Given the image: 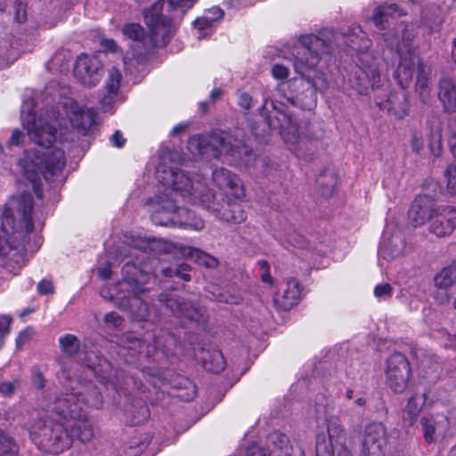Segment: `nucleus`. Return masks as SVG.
I'll return each instance as SVG.
<instances>
[{
    "instance_id": "nucleus-1",
    "label": "nucleus",
    "mask_w": 456,
    "mask_h": 456,
    "mask_svg": "<svg viewBox=\"0 0 456 456\" xmlns=\"http://www.w3.org/2000/svg\"><path fill=\"white\" fill-rule=\"evenodd\" d=\"M65 117L71 127L86 134L94 124V112L80 106L73 99H65L56 109L45 110L37 116L34 102L26 99L21 107L22 126L29 139L40 149L24 151L17 166L24 179L31 183L36 195L42 197V179L56 186L66 180L65 142L62 129L66 126Z\"/></svg>"
},
{
    "instance_id": "nucleus-2",
    "label": "nucleus",
    "mask_w": 456,
    "mask_h": 456,
    "mask_svg": "<svg viewBox=\"0 0 456 456\" xmlns=\"http://www.w3.org/2000/svg\"><path fill=\"white\" fill-rule=\"evenodd\" d=\"M102 404L101 393L91 384L77 387L76 393L62 394L56 398L53 409L62 423L38 419L30 427V437L38 447L51 453L69 448L74 438L82 443L90 442L94 430L86 409L99 408Z\"/></svg>"
},
{
    "instance_id": "nucleus-3",
    "label": "nucleus",
    "mask_w": 456,
    "mask_h": 456,
    "mask_svg": "<svg viewBox=\"0 0 456 456\" xmlns=\"http://www.w3.org/2000/svg\"><path fill=\"white\" fill-rule=\"evenodd\" d=\"M181 154L176 150L161 147L159 150V164L156 176L162 186L172 187L184 201L191 204H200L218 218L225 222L240 224L246 220V213L239 206L225 208L224 203L216 200L214 192L206 185L199 175H189L177 167Z\"/></svg>"
},
{
    "instance_id": "nucleus-4",
    "label": "nucleus",
    "mask_w": 456,
    "mask_h": 456,
    "mask_svg": "<svg viewBox=\"0 0 456 456\" xmlns=\"http://www.w3.org/2000/svg\"><path fill=\"white\" fill-rule=\"evenodd\" d=\"M31 211L32 199L28 193L8 200L0 216V255L8 256L13 250L20 254L37 250L42 239L34 233Z\"/></svg>"
},
{
    "instance_id": "nucleus-5",
    "label": "nucleus",
    "mask_w": 456,
    "mask_h": 456,
    "mask_svg": "<svg viewBox=\"0 0 456 456\" xmlns=\"http://www.w3.org/2000/svg\"><path fill=\"white\" fill-rule=\"evenodd\" d=\"M328 31L320 35L306 34L298 38L300 47L295 49L294 69L305 77L314 90L322 91L328 83L322 72L317 67L323 54L330 51V39L325 36Z\"/></svg>"
},
{
    "instance_id": "nucleus-6",
    "label": "nucleus",
    "mask_w": 456,
    "mask_h": 456,
    "mask_svg": "<svg viewBox=\"0 0 456 456\" xmlns=\"http://www.w3.org/2000/svg\"><path fill=\"white\" fill-rule=\"evenodd\" d=\"M188 148L192 153L208 154L216 159L225 155L235 165L248 167L255 160L253 151L243 142L224 131L208 135L196 134L188 141Z\"/></svg>"
},
{
    "instance_id": "nucleus-7",
    "label": "nucleus",
    "mask_w": 456,
    "mask_h": 456,
    "mask_svg": "<svg viewBox=\"0 0 456 456\" xmlns=\"http://www.w3.org/2000/svg\"><path fill=\"white\" fill-rule=\"evenodd\" d=\"M162 187L163 191L159 189V193L152 200V223L161 226H178L201 231L205 226L204 221L187 208L178 206V201L175 198L177 195L172 191V187Z\"/></svg>"
},
{
    "instance_id": "nucleus-8",
    "label": "nucleus",
    "mask_w": 456,
    "mask_h": 456,
    "mask_svg": "<svg viewBox=\"0 0 456 456\" xmlns=\"http://www.w3.org/2000/svg\"><path fill=\"white\" fill-rule=\"evenodd\" d=\"M268 126L270 129L279 131L290 151L299 159L311 160L319 148L320 142L302 130L289 110H279L275 117L269 118Z\"/></svg>"
},
{
    "instance_id": "nucleus-9",
    "label": "nucleus",
    "mask_w": 456,
    "mask_h": 456,
    "mask_svg": "<svg viewBox=\"0 0 456 456\" xmlns=\"http://www.w3.org/2000/svg\"><path fill=\"white\" fill-rule=\"evenodd\" d=\"M164 1L159 0L143 12L144 22L150 29V41L153 47L166 46L175 33L174 21L162 14Z\"/></svg>"
},
{
    "instance_id": "nucleus-10",
    "label": "nucleus",
    "mask_w": 456,
    "mask_h": 456,
    "mask_svg": "<svg viewBox=\"0 0 456 456\" xmlns=\"http://www.w3.org/2000/svg\"><path fill=\"white\" fill-rule=\"evenodd\" d=\"M329 445L326 444L324 435L316 436V456H353L351 451L346 446V433L345 427L337 415L326 418Z\"/></svg>"
},
{
    "instance_id": "nucleus-11",
    "label": "nucleus",
    "mask_w": 456,
    "mask_h": 456,
    "mask_svg": "<svg viewBox=\"0 0 456 456\" xmlns=\"http://www.w3.org/2000/svg\"><path fill=\"white\" fill-rule=\"evenodd\" d=\"M246 456H305V454L299 447L294 449L286 435L275 431L268 435L265 447L252 444L246 450Z\"/></svg>"
},
{
    "instance_id": "nucleus-12",
    "label": "nucleus",
    "mask_w": 456,
    "mask_h": 456,
    "mask_svg": "<svg viewBox=\"0 0 456 456\" xmlns=\"http://www.w3.org/2000/svg\"><path fill=\"white\" fill-rule=\"evenodd\" d=\"M387 444L386 427L380 422L370 423L362 434L360 456H385Z\"/></svg>"
},
{
    "instance_id": "nucleus-13",
    "label": "nucleus",
    "mask_w": 456,
    "mask_h": 456,
    "mask_svg": "<svg viewBox=\"0 0 456 456\" xmlns=\"http://www.w3.org/2000/svg\"><path fill=\"white\" fill-rule=\"evenodd\" d=\"M387 383L396 394L403 393L407 387L411 376L410 363L401 353H395L387 361Z\"/></svg>"
},
{
    "instance_id": "nucleus-14",
    "label": "nucleus",
    "mask_w": 456,
    "mask_h": 456,
    "mask_svg": "<svg viewBox=\"0 0 456 456\" xmlns=\"http://www.w3.org/2000/svg\"><path fill=\"white\" fill-rule=\"evenodd\" d=\"M214 183L223 192L226 199V206L232 208L236 200L244 196V188L239 176L224 167H216L213 170Z\"/></svg>"
},
{
    "instance_id": "nucleus-15",
    "label": "nucleus",
    "mask_w": 456,
    "mask_h": 456,
    "mask_svg": "<svg viewBox=\"0 0 456 456\" xmlns=\"http://www.w3.org/2000/svg\"><path fill=\"white\" fill-rule=\"evenodd\" d=\"M103 74L102 61L96 55L80 54L75 62L74 75L85 86H96Z\"/></svg>"
},
{
    "instance_id": "nucleus-16",
    "label": "nucleus",
    "mask_w": 456,
    "mask_h": 456,
    "mask_svg": "<svg viewBox=\"0 0 456 456\" xmlns=\"http://www.w3.org/2000/svg\"><path fill=\"white\" fill-rule=\"evenodd\" d=\"M159 301L164 303L175 316L184 317L190 321L204 322V310L190 302H185L179 296L172 292L159 295Z\"/></svg>"
},
{
    "instance_id": "nucleus-17",
    "label": "nucleus",
    "mask_w": 456,
    "mask_h": 456,
    "mask_svg": "<svg viewBox=\"0 0 456 456\" xmlns=\"http://www.w3.org/2000/svg\"><path fill=\"white\" fill-rule=\"evenodd\" d=\"M406 238L399 229L387 226L383 233L379 246V255L385 259H396L404 256Z\"/></svg>"
},
{
    "instance_id": "nucleus-18",
    "label": "nucleus",
    "mask_w": 456,
    "mask_h": 456,
    "mask_svg": "<svg viewBox=\"0 0 456 456\" xmlns=\"http://www.w3.org/2000/svg\"><path fill=\"white\" fill-rule=\"evenodd\" d=\"M355 66L353 76L350 78L352 86L361 94H366L370 87L372 89L379 86L380 74L375 63Z\"/></svg>"
},
{
    "instance_id": "nucleus-19",
    "label": "nucleus",
    "mask_w": 456,
    "mask_h": 456,
    "mask_svg": "<svg viewBox=\"0 0 456 456\" xmlns=\"http://www.w3.org/2000/svg\"><path fill=\"white\" fill-rule=\"evenodd\" d=\"M438 207L429 196H418L412 202L409 210V218L415 227L422 226L427 221L431 223Z\"/></svg>"
},
{
    "instance_id": "nucleus-20",
    "label": "nucleus",
    "mask_w": 456,
    "mask_h": 456,
    "mask_svg": "<svg viewBox=\"0 0 456 456\" xmlns=\"http://www.w3.org/2000/svg\"><path fill=\"white\" fill-rule=\"evenodd\" d=\"M456 228V208L452 207L437 208L429 224L430 232L437 237H445Z\"/></svg>"
},
{
    "instance_id": "nucleus-21",
    "label": "nucleus",
    "mask_w": 456,
    "mask_h": 456,
    "mask_svg": "<svg viewBox=\"0 0 456 456\" xmlns=\"http://www.w3.org/2000/svg\"><path fill=\"white\" fill-rule=\"evenodd\" d=\"M419 65H424L418 52L414 49H408L400 53V62L395 76L403 87H406L412 79L414 74L419 70Z\"/></svg>"
},
{
    "instance_id": "nucleus-22",
    "label": "nucleus",
    "mask_w": 456,
    "mask_h": 456,
    "mask_svg": "<svg viewBox=\"0 0 456 456\" xmlns=\"http://www.w3.org/2000/svg\"><path fill=\"white\" fill-rule=\"evenodd\" d=\"M301 292V284L296 279L289 278L286 281L281 293L274 296L273 303L278 309L289 311L298 304Z\"/></svg>"
},
{
    "instance_id": "nucleus-23",
    "label": "nucleus",
    "mask_w": 456,
    "mask_h": 456,
    "mask_svg": "<svg viewBox=\"0 0 456 456\" xmlns=\"http://www.w3.org/2000/svg\"><path fill=\"white\" fill-rule=\"evenodd\" d=\"M376 105L382 110H387L401 119L407 114L410 108L405 92L391 93L386 100L375 97Z\"/></svg>"
},
{
    "instance_id": "nucleus-24",
    "label": "nucleus",
    "mask_w": 456,
    "mask_h": 456,
    "mask_svg": "<svg viewBox=\"0 0 456 456\" xmlns=\"http://www.w3.org/2000/svg\"><path fill=\"white\" fill-rule=\"evenodd\" d=\"M420 425L424 439L428 443L435 440V435L444 436L449 428V420L444 415H423L420 418Z\"/></svg>"
},
{
    "instance_id": "nucleus-25",
    "label": "nucleus",
    "mask_w": 456,
    "mask_h": 456,
    "mask_svg": "<svg viewBox=\"0 0 456 456\" xmlns=\"http://www.w3.org/2000/svg\"><path fill=\"white\" fill-rule=\"evenodd\" d=\"M128 309L134 320L138 322H155L159 319L156 307L149 305L136 295L126 299Z\"/></svg>"
},
{
    "instance_id": "nucleus-26",
    "label": "nucleus",
    "mask_w": 456,
    "mask_h": 456,
    "mask_svg": "<svg viewBox=\"0 0 456 456\" xmlns=\"http://www.w3.org/2000/svg\"><path fill=\"white\" fill-rule=\"evenodd\" d=\"M438 97L446 112L456 111V77H444L440 80Z\"/></svg>"
},
{
    "instance_id": "nucleus-27",
    "label": "nucleus",
    "mask_w": 456,
    "mask_h": 456,
    "mask_svg": "<svg viewBox=\"0 0 456 456\" xmlns=\"http://www.w3.org/2000/svg\"><path fill=\"white\" fill-rule=\"evenodd\" d=\"M406 13L396 4L385 3L375 8L372 20L379 29H385L388 18L401 17Z\"/></svg>"
},
{
    "instance_id": "nucleus-28",
    "label": "nucleus",
    "mask_w": 456,
    "mask_h": 456,
    "mask_svg": "<svg viewBox=\"0 0 456 456\" xmlns=\"http://www.w3.org/2000/svg\"><path fill=\"white\" fill-rule=\"evenodd\" d=\"M126 238V243L129 244L130 246L139 248L142 250H147L148 248L152 250L159 251V244L162 245V249L166 252H170L172 250V248H174L173 245L167 243L166 241L159 240H145L140 236H135L134 234H124Z\"/></svg>"
},
{
    "instance_id": "nucleus-29",
    "label": "nucleus",
    "mask_w": 456,
    "mask_h": 456,
    "mask_svg": "<svg viewBox=\"0 0 456 456\" xmlns=\"http://www.w3.org/2000/svg\"><path fill=\"white\" fill-rule=\"evenodd\" d=\"M427 401V395L415 394L408 400L405 410L403 411V419L409 426H412L418 419L423 405Z\"/></svg>"
},
{
    "instance_id": "nucleus-30",
    "label": "nucleus",
    "mask_w": 456,
    "mask_h": 456,
    "mask_svg": "<svg viewBox=\"0 0 456 456\" xmlns=\"http://www.w3.org/2000/svg\"><path fill=\"white\" fill-rule=\"evenodd\" d=\"M201 362L203 368L207 371L219 373L223 371L225 368L224 358L221 353V351L213 349V350H203L201 356Z\"/></svg>"
},
{
    "instance_id": "nucleus-31",
    "label": "nucleus",
    "mask_w": 456,
    "mask_h": 456,
    "mask_svg": "<svg viewBox=\"0 0 456 456\" xmlns=\"http://www.w3.org/2000/svg\"><path fill=\"white\" fill-rule=\"evenodd\" d=\"M179 252L182 256L185 257H191L197 264L208 268L216 267L218 263L216 258L197 248L181 246L179 248Z\"/></svg>"
},
{
    "instance_id": "nucleus-32",
    "label": "nucleus",
    "mask_w": 456,
    "mask_h": 456,
    "mask_svg": "<svg viewBox=\"0 0 456 456\" xmlns=\"http://www.w3.org/2000/svg\"><path fill=\"white\" fill-rule=\"evenodd\" d=\"M179 346L177 338L167 330H160L159 337L155 339V347L167 357L175 354Z\"/></svg>"
},
{
    "instance_id": "nucleus-33",
    "label": "nucleus",
    "mask_w": 456,
    "mask_h": 456,
    "mask_svg": "<svg viewBox=\"0 0 456 456\" xmlns=\"http://www.w3.org/2000/svg\"><path fill=\"white\" fill-rule=\"evenodd\" d=\"M224 17V11L217 7L213 6L208 11H206L205 14L200 18H198L194 21V27L199 30H203L208 28H212L216 25L217 21L222 20Z\"/></svg>"
},
{
    "instance_id": "nucleus-34",
    "label": "nucleus",
    "mask_w": 456,
    "mask_h": 456,
    "mask_svg": "<svg viewBox=\"0 0 456 456\" xmlns=\"http://www.w3.org/2000/svg\"><path fill=\"white\" fill-rule=\"evenodd\" d=\"M435 284L440 289H446L456 282V263L444 267L435 276Z\"/></svg>"
},
{
    "instance_id": "nucleus-35",
    "label": "nucleus",
    "mask_w": 456,
    "mask_h": 456,
    "mask_svg": "<svg viewBox=\"0 0 456 456\" xmlns=\"http://www.w3.org/2000/svg\"><path fill=\"white\" fill-rule=\"evenodd\" d=\"M114 256L111 252L101 256L97 268V277L102 282L111 281Z\"/></svg>"
},
{
    "instance_id": "nucleus-36",
    "label": "nucleus",
    "mask_w": 456,
    "mask_h": 456,
    "mask_svg": "<svg viewBox=\"0 0 456 456\" xmlns=\"http://www.w3.org/2000/svg\"><path fill=\"white\" fill-rule=\"evenodd\" d=\"M61 352L69 356H75L80 351V341L73 334H66L59 338Z\"/></svg>"
},
{
    "instance_id": "nucleus-37",
    "label": "nucleus",
    "mask_w": 456,
    "mask_h": 456,
    "mask_svg": "<svg viewBox=\"0 0 456 456\" xmlns=\"http://www.w3.org/2000/svg\"><path fill=\"white\" fill-rule=\"evenodd\" d=\"M102 108L105 110H110L114 103V77L110 75L104 88L102 90L100 99Z\"/></svg>"
},
{
    "instance_id": "nucleus-38",
    "label": "nucleus",
    "mask_w": 456,
    "mask_h": 456,
    "mask_svg": "<svg viewBox=\"0 0 456 456\" xmlns=\"http://www.w3.org/2000/svg\"><path fill=\"white\" fill-rule=\"evenodd\" d=\"M316 183L320 187L322 194L323 196L330 197L333 194L336 178L334 177L332 173H330L329 175L326 174H322L317 178Z\"/></svg>"
},
{
    "instance_id": "nucleus-39",
    "label": "nucleus",
    "mask_w": 456,
    "mask_h": 456,
    "mask_svg": "<svg viewBox=\"0 0 456 456\" xmlns=\"http://www.w3.org/2000/svg\"><path fill=\"white\" fill-rule=\"evenodd\" d=\"M18 452V445L14 440L4 432L0 431V453L14 455Z\"/></svg>"
},
{
    "instance_id": "nucleus-40",
    "label": "nucleus",
    "mask_w": 456,
    "mask_h": 456,
    "mask_svg": "<svg viewBox=\"0 0 456 456\" xmlns=\"http://www.w3.org/2000/svg\"><path fill=\"white\" fill-rule=\"evenodd\" d=\"M444 175L448 193L456 195V165H448L444 170Z\"/></svg>"
},
{
    "instance_id": "nucleus-41",
    "label": "nucleus",
    "mask_w": 456,
    "mask_h": 456,
    "mask_svg": "<svg viewBox=\"0 0 456 456\" xmlns=\"http://www.w3.org/2000/svg\"><path fill=\"white\" fill-rule=\"evenodd\" d=\"M123 34L134 41H143L145 39L144 29L137 23L126 25L123 28Z\"/></svg>"
},
{
    "instance_id": "nucleus-42",
    "label": "nucleus",
    "mask_w": 456,
    "mask_h": 456,
    "mask_svg": "<svg viewBox=\"0 0 456 456\" xmlns=\"http://www.w3.org/2000/svg\"><path fill=\"white\" fill-rule=\"evenodd\" d=\"M96 320L99 324V328L105 334H110L114 329V313L110 312L104 315L98 314Z\"/></svg>"
},
{
    "instance_id": "nucleus-43",
    "label": "nucleus",
    "mask_w": 456,
    "mask_h": 456,
    "mask_svg": "<svg viewBox=\"0 0 456 456\" xmlns=\"http://www.w3.org/2000/svg\"><path fill=\"white\" fill-rule=\"evenodd\" d=\"M12 318L7 314H0V349L5 343V338L11 331Z\"/></svg>"
},
{
    "instance_id": "nucleus-44",
    "label": "nucleus",
    "mask_w": 456,
    "mask_h": 456,
    "mask_svg": "<svg viewBox=\"0 0 456 456\" xmlns=\"http://www.w3.org/2000/svg\"><path fill=\"white\" fill-rule=\"evenodd\" d=\"M20 387V380L19 379H13V380H4L0 382V395L4 397H11L12 396L17 389Z\"/></svg>"
},
{
    "instance_id": "nucleus-45",
    "label": "nucleus",
    "mask_w": 456,
    "mask_h": 456,
    "mask_svg": "<svg viewBox=\"0 0 456 456\" xmlns=\"http://www.w3.org/2000/svg\"><path fill=\"white\" fill-rule=\"evenodd\" d=\"M429 150L431 154L435 157H439L442 154V134L439 131L432 132L429 142Z\"/></svg>"
},
{
    "instance_id": "nucleus-46",
    "label": "nucleus",
    "mask_w": 456,
    "mask_h": 456,
    "mask_svg": "<svg viewBox=\"0 0 456 456\" xmlns=\"http://www.w3.org/2000/svg\"><path fill=\"white\" fill-rule=\"evenodd\" d=\"M196 2L197 0H169L168 6L175 11L180 10V16H183Z\"/></svg>"
},
{
    "instance_id": "nucleus-47",
    "label": "nucleus",
    "mask_w": 456,
    "mask_h": 456,
    "mask_svg": "<svg viewBox=\"0 0 456 456\" xmlns=\"http://www.w3.org/2000/svg\"><path fill=\"white\" fill-rule=\"evenodd\" d=\"M417 86L420 90L421 94H428V73L426 72L425 65H419V70L416 73Z\"/></svg>"
},
{
    "instance_id": "nucleus-48",
    "label": "nucleus",
    "mask_w": 456,
    "mask_h": 456,
    "mask_svg": "<svg viewBox=\"0 0 456 456\" xmlns=\"http://www.w3.org/2000/svg\"><path fill=\"white\" fill-rule=\"evenodd\" d=\"M393 287L389 283L378 284L374 289V296L379 299H387L392 297Z\"/></svg>"
},
{
    "instance_id": "nucleus-49",
    "label": "nucleus",
    "mask_w": 456,
    "mask_h": 456,
    "mask_svg": "<svg viewBox=\"0 0 456 456\" xmlns=\"http://www.w3.org/2000/svg\"><path fill=\"white\" fill-rule=\"evenodd\" d=\"M33 335L34 330L31 328H26L25 330H21L16 338L17 349L20 350L25 344H27Z\"/></svg>"
},
{
    "instance_id": "nucleus-50",
    "label": "nucleus",
    "mask_w": 456,
    "mask_h": 456,
    "mask_svg": "<svg viewBox=\"0 0 456 456\" xmlns=\"http://www.w3.org/2000/svg\"><path fill=\"white\" fill-rule=\"evenodd\" d=\"M411 149L414 152L419 153L424 148V140L420 132H413L411 139Z\"/></svg>"
},
{
    "instance_id": "nucleus-51",
    "label": "nucleus",
    "mask_w": 456,
    "mask_h": 456,
    "mask_svg": "<svg viewBox=\"0 0 456 456\" xmlns=\"http://www.w3.org/2000/svg\"><path fill=\"white\" fill-rule=\"evenodd\" d=\"M190 271H191L190 265L185 264V263L180 264L175 267V276L181 278L184 281H191V274L189 273Z\"/></svg>"
},
{
    "instance_id": "nucleus-52",
    "label": "nucleus",
    "mask_w": 456,
    "mask_h": 456,
    "mask_svg": "<svg viewBox=\"0 0 456 456\" xmlns=\"http://www.w3.org/2000/svg\"><path fill=\"white\" fill-rule=\"evenodd\" d=\"M100 295L105 300L111 301L113 299V283L111 281L102 282Z\"/></svg>"
},
{
    "instance_id": "nucleus-53",
    "label": "nucleus",
    "mask_w": 456,
    "mask_h": 456,
    "mask_svg": "<svg viewBox=\"0 0 456 456\" xmlns=\"http://www.w3.org/2000/svg\"><path fill=\"white\" fill-rule=\"evenodd\" d=\"M139 272L134 265L126 263L122 268V273L126 274V280L128 283L136 280V273Z\"/></svg>"
},
{
    "instance_id": "nucleus-54",
    "label": "nucleus",
    "mask_w": 456,
    "mask_h": 456,
    "mask_svg": "<svg viewBox=\"0 0 456 456\" xmlns=\"http://www.w3.org/2000/svg\"><path fill=\"white\" fill-rule=\"evenodd\" d=\"M272 74L277 79H285L289 77V71L284 65L275 64L272 69Z\"/></svg>"
},
{
    "instance_id": "nucleus-55",
    "label": "nucleus",
    "mask_w": 456,
    "mask_h": 456,
    "mask_svg": "<svg viewBox=\"0 0 456 456\" xmlns=\"http://www.w3.org/2000/svg\"><path fill=\"white\" fill-rule=\"evenodd\" d=\"M289 243H290L292 246L299 248H307L308 242L305 240V238L302 235L298 234H293L290 235L289 239Z\"/></svg>"
},
{
    "instance_id": "nucleus-56",
    "label": "nucleus",
    "mask_w": 456,
    "mask_h": 456,
    "mask_svg": "<svg viewBox=\"0 0 456 456\" xmlns=\"http://www.w3.org/2000/svg\"><path fill=\"white\" fill-rule=\"evenodd\" d=\"M53 282L47 280H43L37 284V291L40 294L48 295L53 293Z\"/></svg>"
},
{
    "instance_id": "nucleus-57",
    "label": "nucleus",
    "mask_w": 456,
    "mask_h": 456,
    "mask_svg": "<svg viewBox=\"0 0 456 456\" xmlns=\"http://www.w3.org/2000/svg\"><path fill=\"white\" fill-rule=\"evenodd\" d=\"M23 134L18 129L12 131L11 137L8 141L9 145L18 146L23 142Z\"/></svg>"
},
{
    "instance_id": "nucleus-58",
    "label": "nucleus",
    "mask_w": 456,
    "mask_h": 456,
    "mask_svg": "<svg viewBox=\"0 0 456 456\" xmlns=\"http://www.w3.org/2000/svg\"><path fill=\"white\" fill-rule=\"evenodd\" d=\"M239 105L245 110H249L252 106L251 96L247 93L240 94L239 96Z\"/></svg>"
},
{
    "instance_id": "nucleus-59",
    "label": "nucleus",
    "mask_w": 456,
    "mask_h": 456,
    "mask_svg": "<svg viewBox=\"0 0 456 456\" xmlns=\"http://www.w3.org/2000/svg\"><path fill=\"white\" fill-rule=\"evenodd\" d=\"M435 300L440 305H446L450 302V296L445 289L437 291L435 295Z\"/></svg>"
},
{
    "instance_id": "nucleus-60",
    "label": "nucleus",
    "mask_w": 456,
    "mask_h": 456,
    "mask_svg": "<svg viewBox=\"0 0 456 456\" xmlns=\"http://www.w3.org/2000/svg\"><path fill=\"white\" fill-rule=\"evenodd\" d=\"M184 382L186 383V385H188L189 392L187 393V395L185 396H183V395H179V396L182 398H184V400H186V401H190V400L193 399L194 396L196 395V387H195V385H193L188 379H185Z\"/></svg>"
},
{
    "instance_id": "nucleus-61",
    "label": "nucleus",
    "mask_w": 456,
    "mask_h": 456,
    "mask_svg": "<svg viewBox=\"0 0 456 456\" xmlns=\"http://www.w3.org/2000/svg\"><path fill=\"white\" fill-rule=\"evenodd\" d=\"M188 124H178L176 125L171 131V134L172 135H176V134H179L180 133L182 132H184L187 127H188Z\"/></svg>"
},
{
    "instance_id": "nucleus-62",
    "label": "nucleus",
    "mask_w": 456,
    "mask_h": 456,
    "mask_svg": "<svg viewBox=\"0 0 456 456\" xmlns=\"http://www.w3.org/2000/svg\"><path fill=\"white\" fill-rule=\"evenodd\" d=\"M449 146L453 157L456 159V134L449 138Z\"/></svg>"
},
{
    "instance_id": "nucleus-63",
    "label": "nucleus",
    "mask_w": 456,
    "mask_h": 456,
    "mask_svg": "<svg viewBox=\"0 0 456 456\" xmlns=\"http://www.w3.org/2000/svg\"><path fill=\"white\" fill-rule=\"evenodd\" d=\"M161 273L165 276V277H173L175 275V267H172V266H168V267H165V268H162L160 270Z\"/></svg>"
},
{
    "instance_id": "nucleus-64",
    "label": "nucleus",
    "mask_w": 456,
    "mask_h": 456,
    "mask_svg": "<svg viewBox=\"0 0 456 456\" xmlns=\"http://www.w3.org/2000/svg\"><path fill=\"white\" fill-rule=\"evenodd\" d=\"M126 139L123 137L122 134L116 130V147L120 148L126 143Z\"/></svg>"
}]
</instances>
